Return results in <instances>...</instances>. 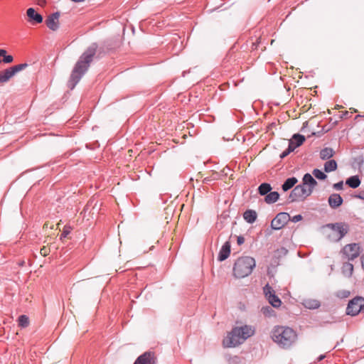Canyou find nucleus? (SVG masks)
<instances>
[{"label":"nucleus","mask_w":364,"mask_h":364,"mask_svg":"<svg viewBox=\"0 0 364 364\" xmlns=\"http://www.w3.org/2000/svg\"><path fill=\"white\" fill-rule=\"evenodd\" d=\"M271 337L281 348H288L295 342L297 336L292 328L277 326L272 329Z\"/></svg>","instance_id":"20e7f679"},{"label":"nucleus","mask_w":364,"mask_h":364,"mask_svg":"<svg viewBox=\"0 0 364 364\" xmlns=\"http://www.w3.org/2000/svg\"><path fill=\"white\" fill-rule=\"evenodd\" d=\"M290 141L295 144V146L299 147L305 141V137L301 134H295Z\"/></svg>","instance_id":"b1692460"},{"label":"nucleus","mask_w":364,"mask_h":364,"mask_svg":"<svg viewBox=\"0 0 364 364\" xmlns=\"http://www.w3.org/2000/svg\"><path fill=\"white\" fill-rule=\"evenodd\" d=\"M312 174L315 178L319 180H325L327 178L326 174L318 168L314 169Z\"/></svg>","instance_id":"c85d7f7f"},{"label":"nucleus","mask_w":364,"mask_h":364,"mask_svg":"<svg viewBox=\"0 0 364 364\" xmlns=\"http://www.w3.org/2000/svg\"><path fill=\"white\" fill-rule=\"evenodd\" d=\"M356 197L364 200V192L363 193H360V194L356 196Z\"/></svg>","instance_id":"37998d69"},{"label":"nucleus","mask_w":364,"mask_h":364,"mask_svg":"<svg viewBox=\"0 0 364 364\" xmlns=\"http://www.w3.org/2000/svg\"><path fill=\"white\" fill-rule=\"evenodd\" d=\"M326 228L332 231V233L328 235V238L333 242L340 241L349 230L348 225L345 223H328Z\"/></svg>","instance_id":"423d86ee"},{"label":"nucleus","mask_w":364,"mask_h":364,"mask_svg":"<svg viewBox=\"0 0 364 364\" xmlns=\"http://www.w3.org/2000/svg\"><path fill=\"white\" fill-rule=\"evenodd\" d=\"M333 187V188L335 190H337V191L341 190L343 188V181H339V182H338L336 183H334Z\"/></svg>","instance_id":"72a5a7b5"},{"label":"nucleus","mask_w":364,"mask_h":364,"mask_svg":"<svg viewBox=\"0 0 364 364\" xmlns=\"http://www.w3.org/2000/svg\"><path fill=\"white\" fill-rule=\"evenodd\" d=\"M361 264H362V267L364 270V256L361 257Z\"/></svg>","instance_id":"c03bdc74"},{"label":"nucleus","mask_w":364,"mask_h":364,"mask_svg":"<svg viewBox=\"0 0 364 364\" xmlns=\"http://www.w3.org/2000/svg\"><path fill=\"white\" fill-rule=\"evenodd\" d=\"M256 266L255 259L250 256L239 257L234 263L233 275L236 278H244L252 272Z\"/></svg>","instance_id":"39448f33"},{"label":"nucleus","mask_w":364,"mask_h":364,"mask_svg":"<svg viewBox=\"0 0 364 364\" xmlns=\"http://www.w3.org/2000/svg\"><path fill=\"white\" fill-rule=\"evenodd\" d=\"M12 77L8 68L0 72V83L8 82Z\"/></svg>","instance_id":"393cba45"},{"label":"nucleus","mask_w":364,"mask_h":364,"mask_svg":"<svg viewBox=\"0 0 364 364\" xmlns=\"http://www.w3.org/2000/svg\"><path fill=\"white\" fill-rule=\"evenodd\" d=\"M302 219L301 215H296L292 218H291L290 220H291L294 223H296L300 221Z\"/></svg>","instance_id":"e433bc0d"},{"label":"nucleus","mask_w":364,"mask_h":364,"mask_svg":"<svg viewBox=\"0 0 364 364\" xmlns=\"http://www.w3.org/2000/svg\"><path fill=\"white\" fill-rule=\"evenodd\" d=\"M361 117V116H360V114H358V115L355 117V118H358V117Z\"/></svg>","instance_id":"09e8293b"},{"label":"nucleus","mask_w":364,"mask_h":364,"mask_svg":"<svg viewBox=\"0 0 364 364\" xmlns=\"http://www.w3.org/2000/svg\"><path fill=\"white\" fill-rule=\"evenodd\" d=\"M184 207H185V206L181 205V208H180V210H180V211H182V210L183 209V208H184Z\"/></svg>","instance_id":"de8ad7c7"},{"label":"nucleus","mask_w":364,"mask_h":364,"mask_svg":"<svg viewBox=\"0 0 364 364\" xmlns=\"http://www.w3.org/2000/svg\"><path fill=\"white\" fill-rule=\"evenodd\" d=\"M257 213L253 210H247L243 213V218L248 223H253L257 219Z\"/></svg>","instance_id":"2eb2a0df"},{"label":"nucleus","mask_w":364,"mask_h":364,"mask_svg":"<svg viewBox=\"0 0 364 364\" xmlns=\"http://www.w3.org/2000/svg\"><path fill=\"white\" fill-rule=\"evenodd\" d=\"M97 48L96 43H92L87 49L82 54L78 61L76 63L69 81L68 82V87L70 90H73L75 85L80 80L82 77L87 70L90 67V63L95 55Z\"/></svg>","instance_id":"f257e3e1"},{"label":"nucleus","mask_w":364,"mask_h":364,"mask_svg":"<svg viewBox=\"0 0 364 364\" xmlns=\"http://www.w3.org/2000/svg\"><path fill=\"white\" fill-rule=\"evenodd\" d=\"M337 168V163L335 160H329L324 164V171L327 173L333 171Z\"/></svg>","instance_id":"5701e85b"},{"label":"nucleus","mask_w":364,"mask_h":364,"mask_svg":"<svg viewBox=\"0 0 364 364\" xmlns=\"http://www.w3.org/2000/svg\"><path fill=\"white\" fill-rule=\"evenodd\" d=\"M349 294L348 291H344L343 296H347Z\"/></svg>","instance_id":"49530a36"},{"label":"nucleus","mask_w":364,"mask_h":364,"mask_svg":"<svg viewBox=\"0 0 364 364\" xmlns=\"http://www.w3.org/2000/svg\"><path fill=\"white\" fill-rule=\"evenodd\" d=\"M59 17H60V13L59 12H55L50 16H48L47 19L46 20V24L48 26V28L53 31H55L59 28Z\"/></svg>","instance_id":"f8f14e48"},{"label":"nucleus","mask_w":364,"mask_h":364,"mask_svg":"<svg viewBox=\"0 0 364 364\" xmlns=\"http://www.w3.org/2000/svg\"><path fill=\"white\" fill-rule=\"evenodd\" d=\"M325 357H326V355H319V356L318 357L317 360H318V361H321L323 359H324V358H325Z\"/></svg>","instance_id":"a19ab883"},{"label":"nucleus","mask_w":364,"mask_h":364,"mask_svg":"<svg viewBox=\"0 0 364 364\" xmlns=\"http://www.w3.org/2000/svg\"><path fill=\"white\" fill-rule=\"evenodd\" d=\"M6 54V50L4 49H0V57H3Z\"/></svg>","instance_id":"ea45409f"},{"label":"nucleus","mask_w":364,"mask_h":364,"mask_svg":"<svg viewBox=\"0 0 364 364\" xmlns=\"http://www.w3.org/2000/svg\"><path fill=\"white\" fill-rule=\"evenodd\" d=\"M360 312H364V298L355 296L349 301L346 308V314L354 316Z\"/></svg>","instance_id":"0eeeda50"},{"label":"nucleus","mask_w":364,"mask_h":364,"mask_svg":"<svg viewBox=\"0 0 364 364\" xmlns=\"http://www.w3.org/2000/svg\"><path fill=\"white\" fill-rule=\"evenodd\" d=\"M364 164V156L363 155H360L355 156L353 159V166L354 167H360L363 166Z\"/></svg>","instance_id":"c756f323"},{"label":"nucleus","mask_w":364,"mask_h":364,"mask_svg":"<svg viewBox=\"0 0 364 364\" xmlns=\"http://www.w3.org/2000/svg\"><path fill=\"white\" fill-rule=\"evenodd\" d=\"M297 146H295V144L292 143L291 141L289 142L288 148L287 149L290 153L292 152Z\"/></svg>","instance_id":"f704fd0d"},{"label":"nucleus","mask_w":364,"mask_h":364,"mask_svg":"<svg viewBox=\"0 0 364 364\" xmlns=\"http://www.w3.org/2000/svg\"><path fill=\"white\" fill-rule=\"evenodd\" d=\"M245 242V238L243 236L240 235L237 237V243L238 245H241Z\"/></svg>","instance_id":"4c0bfd02"},{"label":"nucleus","mask_w":364,"mask_h":364,"mask_svg":"<svg viewBox=\"0 0 364 364\" xmlns=\"http://www.w3.org/2000/svg\"><path fill=\"white\" fill-rule=\"evenodd\" d=\"M154 353L147 351L139 355L134 364H155Z\"/></svg>","instance_id":"9b49d317"},{"label":"nucleus","mask_w":364,"mask_h":364,"mask_svg":"<svg viewBox=\"0 0 364 364\" xmlns=\"http://www.w3.org/2000/svg\"><path fill=\"white\" fill-rule=\"evenodd\" d=\"M346 184L352 188H356L360 186V180L358 176H353L346 180Z\"/></svg>","instance_id":"a211bd4d"},{"label":"nucleus","mask_w":364,"mask_h":364,"mask_svg":"<svg viewBox=\"0 0 364 364\" xmlns=\"http://www.w3.org/2000/svg\"><path fill=\"white\" fill-rule=\"evenodd\" d=\"M29 324L28 317L26 315H21L18 317V325L22 328L27 327Z\"/></svg>","instance_id":"7c9ffc66"},{"label":"nucleus","mask_w":364,"mask_h":364,"mask_svg":"<svg viewBox=\"0 0 364 364\" xmlns=\"http://www.w3.org/2000/svg\"><path fill=\"white\" fill-rule=\"evenodd\" d=\"M279 198V194L277 191L269 192L264 197V201L267 203L271 204L277 201Z\"/></svg>","instance_id":"6ab92c4d"},{"label":"nucleus","mask_w":364,"mask_h":364,"mask_svg":"<svg viewBox=\"0 0 364 364\" xmlns=\"http://www.w3.org/2000/svg\"><path fill=\"white\" fill-rule=\"evenodd\" d=\"M342 269L343 274L350 277L353 271V264L350 262H346L343 264Z\"/></svg>","instance_id":"bb28decb"},{"label":"nucleus","mask_w":364,"mask_h":364,"mask_svg":"<svg viewBox=\"0 0 364 364\" xmlns=\"http://www.w3.org/2000/svg\"><path fill=\"white\" fill-rule=\"evenodd\" d=\"M232 360L233 362L237 363L240 361V358L237 356H235L234 358H232Z\"/></svg>","instance_id":"79ce46f5"},{"label":"nucleus","mask_w":364,"mask_h":364,"mask_svg":"<svg viewBox=\"0 0 364 364\" xmlns=\"http://www.w3.org/2000/svg\"><path fill=\"white\" fill-rule=\"evenodd\" d=\"M26 15L28 16V21L32 25L43 22V18L42 15L38 13L33 8L28 9L26 11Z\"/></svg>","instance_id":"ddd939ff"},{"label":"nucleus","mask_w":364,"mask_h":364,"mask_svg":"<svg viewBox=\"0 0 364 364\" xmlns=\"http://www.w3.org/2000/svg\"><path fill=\"white\" fill-rule=\"evenodd\" d=\"M231 245L229 241L225 242L220 250L218 259L220 262L225 260L230 254Z\"/></svg>","instance_id":"4468645a"},{"label":"nucleus","mask_w":364,"mask_h":364,"mask_svg":"<svg viewBox=\"0 0 364 364\" xmlns=\"http://www.w3.org/2000/svg\"><path fill=\"white\" fill-rule=\"evenodd\" d=\"M28 67L27 63H21L12 67L9 68V70L10 71L12 76H14L17 73L24 70Z\"/></svg>","instance_id":"4be33fe9"},{"label":"nucleus","mask_w":364,"mask_h":364,"mask_svg":"<svg viewBox=\"0 0 364 364\" xmlns=\"http://www.w3.org/2000/svg\"><path fill=\"white\" fill-rule=\"evenodd\" d=\"M317 185V181L310 173H305L302 178L301 184L294 187L289 195V202L304 201L309 196L314 188Z\"/></svg>","instance_id":"f03ea898"},{"label":"nucleus","mask_w":364,"mask_h":364,"mask_svg":"<svg viewBox=\"0 0 364 364\" xmlns=\"http://www.w3.org/2000/svg\"><path fill=\"white\" fill-rule=\"evenodd\" d=\"M71 227L68 225H65L63 228V232L60 235V239L66 237L71 232Z\"/></svg>","instance_id":"2f4dec72"},{"label":"nucleus","mask_w":364,"mask_h":364,"mask_svg":"<svg viewBox=\"0 0 364 364\" xmlns=\"http://www.w3.org/2000/svg\"><path fill=\"white\" fill-rule=\"evenodd\" d=\"M297 146H295V144L292 143L291 141L289 142L288 148L287 149L290 153L292 152Z\"/></svg>","instance_id":"c9c22d12"},{"label":"nucleus","mask_w":364,"mask_h":364,"mask_svg":"<svg viewBox=\"0 0 364 364\" xmlns=\"http://www.w3.org/2000/svg\"><path fill=\"white\" fill-rule=\"evenodd\" d=\"M263 292L265 297L267 299L269 303L275 308L279 307L282 304V301L275 294L274 290L272 287L269 286V284H267L263 287Z\"/></svg>","instance_id":"1a4fd4ad"},{"label":"nucleus","mask_w":364,"mask_h":364,"mask_svg":"<svg viewBox=\"0 0 364 364\" xmlns=\"http://www.w3.org/2000/svg\"><path fill=\"white\" fill-rule=\"evenodd\" d=\"M334 151L333 149L329 147H326L321 150L320 151V158L322 160H327L331 158L333 156Z\"/></svg>","instance_id":"aec40b11"},{"label":"nucleus","mask_w":364,"mask_h":364,"mask_svg":"<svg viewBox=\"0 0 364 364\" xmlns=\"http://www.w3.org/2000/svg\"><path fill=\"white\" fill-rule=\"evenodd\" d=\"M290 154V152L286 149L285 151H284L281 154H280V158L281 159H284L285 158L286 156H287L289 154Z\"/></svg>","instance_id":"58836bf2"},{"label":"nucleus","mask_w":364,"mask_h":364,"mask_svg":"<svg viewBox=\"0 0 364 364\" xmlns=\"http://www.w3.org/2000/svg\"><path fill=\"white\" fill-rule=\"evenodd\" d=\"M298 182V180L296 177H291L286 179L282 186V188L284 191H287L291 188H293L295 184Z\"/></svg>","instance_id":"dca6fc26"},{"label":"nucleus","mask_w":364,"mask_h":364,"mask_svg":"<svg viewBox=\"0 0 364 364\" xmlns=\"http://www.w3.org/2000/svg\"><path fill=\"white\" fill-rule=\"evenodd\" d=\"M271 190L272 187L270 184L267 183H262L258 188L259 193L262 196H266Z\"/></svg>","instance_id":"a878e982"},{"label":"nucleus","mask_w":364,"mask_h":364,"mask_svg":"<svg viewBox=\"0 0 364 364\" xmlns=\"http://www.w3.org/2000/svg\"><path fill=\"white\" fill-rule=\"evenodd\" d=\"M303 304L306 308L309 309H316L321 306L319 301L311 299L304 300Z\"/></svg>","instance_id":"f3484780"},{"label":"nucleus","mask_w":364,"mask_h":364,"mask_svg":"<svg viewBox=\"0 0 364 364\" xmlns=\"http://www.w3.org/2000/svg\"><path fill=\"white\" fill-rule=\"evenodd\" d=\"M361 252L362 248L359 243L348 244L341 250L342 255L349 261H353L358 257Z\"/></svg>","instance_id":"6e6552de"},{"label":"nucleus","mask_w":364,"mask_h":364,"mask_svg":"<svg viewBox=\"0 0 364 364\" xmlns=\"http://www.w3.org/2000/svg\"><path fill=\"white\" fill-rule=\"evenodd\" d=\"M222 216H223L224 218H225L226 217H228V215L225 212H224V213L222 214Z\"/></svg>","instance_id":"a18cd8bd"},{"label":"nucleus","mask_w":364,"mask_h":364,"mask_svg":"<svg viewBox=\"0 0 364 364\" xmlns=\"http://www.w3.org/2000/svg\"><path fill=\"white\" fill-rule=\"evenodd\" d=\"M291 219L289 213L282 212L278 213L276 217L272 220L271 227L273 230L282 229Z\"/></svg>","instance_id":"9d476101"},{"label":"nucleus","mask_w":364,"mask_h":364,"mask_svg":"<svg viewBox=\"0 0 364 364\" xmlns=\"http://www.w3.org/2000/svg\"><path fill=\"white\" fill-rule=\"evenodd\" d=\"M262 314L267 317H271L274 316V311L269 306H262L261 309Z\"/></svg>","instance_id":"cd10ccee"},{"label":"nucleus","mask_w":364,"mask_h":364,"mask_svg":"<svg viewBox=\"0 0 364 364\" xmlns=\"http://www.w3.org/2000/svg\"><path fill=\"white\" fill-rule=\"evenodd\" d=\"M14 60V58L12 55H5L2 59V62H4V63H12ZM0 62H1V60H0Z\"/></svg>","instance_id":"473e14b6"},{"label":"nucleus","mask_w":364,"mask_h":364,"mask_svg":"<svg viewBox=\"0 0 364 364\" xmlns=\"http://www.w3.org/2000/svg\"><path fill=\"white\" fill-rule=\"evenodd\" d=\"M254 329L250 326L235 327L223 340V345L226 348L235 347L242 343L246 339L254 334Z\"/></svg>","instance_id":"7ed1b4c3"},{"label":"nucleus","mask_w":364,"mask_h":364,"mask_svg":"<svg viewBox=\"0 0 364 364\" xmlns=\"http://www.w3.org/2000/svg\"><path fill=\"white\" fill-rule=\"evenodd\" d=\"M328 203L329 205H342L343 198L339 194H331L328 198Z\"/></svg>","instance_id":"412c9836"}]
</instances>
